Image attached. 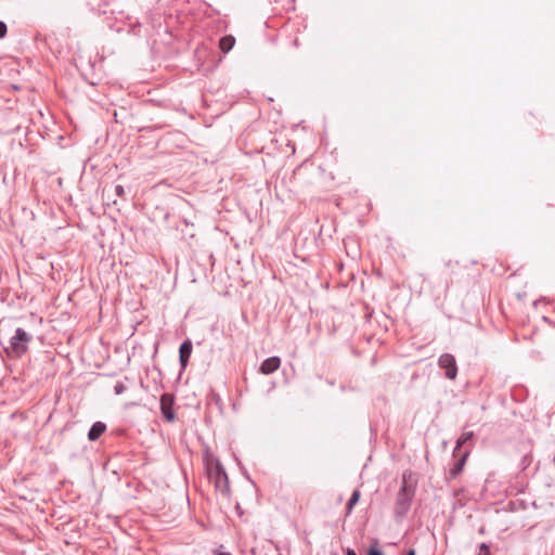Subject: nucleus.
I'll list each match as a JSON object with an SVG mask.
<instances>
[{
    "mask_svg": "<svg viewBox=\"0 0 555 555\" xmlns=\"http://www.w3.org/2000/svg\"><path fill=\"white\" fill-rule=\"evenodd\" d=\"M410 477L411 474L408 473H404L402 476V485L395 504V514L398 517L405 516L414 496V486L410 482Z\"/></svg>",
    "mask_w": 555,
    "mask_h": 555,
    "instance_id": "nucleus-1",
    "label": "nucleus"
},
{
    "mask_svg": "<svg viewBox=\"0 0 555 555\" xmlns=\"http://www.w3.org/2000/svg\"><path fill=\"white\" fill-rule=\"evenodd\" d=\"M206 470L208 478L214 482L217 491L225 494L229 492V480L228 476L217 459H206Z\"/></svg>",
    "mask_w": 555,
    "mask_h": 555,
    "instance_id": "nucleus-2",
    "label": "nucleus"
},
{
    "mask_svg": "<svg viewBox=\"0 0 555 555\" xmlns=\"http://www.w3.org/2000/svg\"><path fill=\"white\" fill-rule=\"evenodd\" d=\"M30 340V334L23 328H17L15 334L10 338L9 346L5 347V350L11 357H21L27 351Z\"/></svg>",
    "mask_w": 555,
    "mask_h": 555,
    "instance_id": "nucleus-3",
    "label": "nucleus"
},
{
    "mask_svg": "<svg viewBox=\"0 0 555 555\" xmlns=\"http://www.w3.org/2000/svg\"><path fill=\"white\" fill-rule=\"evenodd\" d=\"M438 365L446 371V377L453 380L457 375V365L455 358L450 353H443L439 357Z\"/></svg>",
    "mask_w": 555,
    "mask_h": 555,
    "instance_id": "nucleus-4",
    "label": "nucleus"
},
{
    "mask_svg": "<svg viewBox=\"0 0 555 555\" xmlns=\"http://www.w3.org/2000/svg\"><path fill=\"white\" fill-rule=\"evenodd\" d=\"M173 397L169 393H164L160 397V410L165 418H167L169 422H172L175 420V413H173Z\"/></svg>",
    "mask_w": 555,
    "mask_h": 555,
    "instance_id": "nucleus-5",
    "label": "nucleus"
},
{
    "mask_svg": "<svg viewBox=\"0 0 555 555\" xmlns=\"http://www.w3.org/2000/svg\"><path fill=\"white\" fill-rule=\"evenodd\" d=\"M281 365V359L279 357H271L266 359L260 365V372L263 375H269L279 370Z\"/></svg>",
    "mask_w": 555,
    "mask_h": 555,
    "instance_id": "nucleus-6",
    "label": "nucleus"
},
{
    "mask_svg": "<svg viewBox=\"0 0 555 555\" xmlns=\"http://www.w3.org/2000/svg\"><path fill=\"white\" fill-rule=\"evenodd\" d=\"M179 353L181 367L185 369L192 353V343L190 339H186L185 341L182 343L179 349Z\"/></svg>",
    "mask_w": 555,
    "mask_h": 555,
    "instance_id": "nucleus-7",
    "label": "nucleus"
},
{
    "mask_svg": "<svg viewBox=\"0 0 555 555\" xmlns=\"http://www.w3.org/2000/svg\"><path fill=\"white\" fill-rule=\"evenodd\" d=\"M106 430V425L102 422H95L88 433V438L90 441H95L99 439L103 433Z\"/></svg>",
    "mask_w": 555,
    "mask_h": 555,
    "instance_id": "nucleus-8",
    "label": "nucleus"
},
{
    "mask_svg": "<svg viewBox=\"0 0 555 555\" xmlns=\"http://www.w3.org/2000/svg\"><path fill=\"white\" fill-rule=\"evenodd\" d=\"M235 44V38L231 35L224 36L219 41V48L222 52H229Z\"/></svg>",
    "mask_w": 555,
    "mask_h": 555,
    "instance_id": "nucleus-9",
    "label": "nucleus"
},
{
    "mask_svg": "<svg viewBox=\"0 0 555 555\" xmlns=\"http://www.w3.org/2000/svg\"><path fill=\"white\" fill-rule=\"evenodd\" d=\"M467 456H468V451H465L463 453V455L461 456V459L456 462L454 467L451 469V472H450L451 477H455L462 472Z\"/></svg>",
    "mask_w": 555,
    "mask_h": 555,
    "instance_id": "nucleus-10",
    "label": "nucleus"
},
{
    "mask_svg": "<svg viewBox=\"0 0 555 555\" xmlns=\"http://www.w3.org/2000/svg\"><path fill=\"white\" fill-rule=\"evenodd\" d=\"M473 437H474V433L473 431H466V433L462 434V436L456 441V447H455L454 453L456 452V450L462 448Z\"/></svg>",
    "mask_w": 555,
    "mask_h": 555,
    "instance_id": "nucleus-11",
    "label": "nucleus"
},
{
    "mask_svg": "<svg viewBox=\"0 0 555 555\" xmlns=\"http://www.w3.org/2000/svg\"><path fill=\"white\" fill-rule=\"evenodd\" d=\"M359 498H360L359 490H354L351 498L349 499V513L351 512L352 507L357 504Z\"/></svg>",
    "mask_w": 555,
    "mask_h": 555,
    "instance_id": "nucleus-12",
    "label": "nucleus"
},
{
    "mask_svg": "<svg viewBox=\"0 0 555 555\" xmlns=\"http://www.w3.org/2000/svg\"><path fill=\"white\" fill-rule=\"evenodd\" d=\"M478 555H490V548L489 545L486 543H481L479 545V552Z\"/></svg>",
    "mask_w": 555,
    "mask_h": 555,
    "instance_id": "nucleus-13",
    "label": "nucleus"
},
{
    "mask_svg": "<svg viewBox=\"0 0 555 555\" xmlns=\"http://www.w3.org/2000/svg\"><path fill=\"white\" fill-rule=\"evenodd\" d=\"M126 390V386L122 384V383H117L115 385V392L117 395H120L121 392H124Z\"/></svg>",
    "mask_w": 555,
    "mask_h": 555,
    "instance_id": "nucleus-14",
    "label": "nucleus"
},
{
    "mask_svg": "<svg viewBox=\"0 0 555 555\" xmlns=\"http://www.w3.org/2000/svg\"><path fill=\"white\" fill-rule=\"evenodd\" d=\"M7 25L3 22H0V39L7 35Z\"/></svg>",
    "mask_w": 555,
    "mask_h": 555,
    "instance_id": "nucleus-15",
    "label": "nucleus"
},
{
    "mask_svg": "<svg viewBox=\"0 0 555 555\" xmlns=\"http://www.w3.org/2000/svg\"><path fill=\"white\" fill-rule=\"evenodd\" d=\"M115 193L117 196L122 197L125 195V190L121 185H116Z\"/></svg>",
    "mask_w": 555,
    "mask_h": 555,
    "instance_id": "nucleus-16",
    "label": "nucleus"
},
{
    "mask_svg": "<svg viewBox=\"0 0 555 555\" xmlns=\"http://www.w3.org/2000/svg\"><path fill=\"white\" fill-rule=\"evenodd\" d=\"M367 555H383V553L377 548H370Z\"/></svg>",
    "mask_w": 555,
    "mask_h": 555,
    "instance_id": "nucleus-17",
    "label": "nucleus"
},
{
    "mask_svg": "<svg viewBox=\"0 0 555 555\" xmlns=\"http://www.w3.org/2000/svg\"><path fill=\"white\" fill-rule=\"evenodd\" d=\"M408 555H415V551H414V550H410V551L408 552Z\"/></svg>",
    "mask_w": 555,
    "mask_h": 555,
    "instance_id": "nucleus-18",
    "label": "nucleus"
},
{
    "mask_svg": "<svg viewBox=\"0 0 555 555\" xmlns=\"http://www.w3.org/2000/svg\"><path fill=\"white\" fill-rule=\"evenodd\" d=\"M218 555H231L230 553L221 552Z\"/></svg>",
    "mask_w": 555,
    "mask_h": 555,
    "instance_id": "nucleus-19",
    "label": "nucleus"
},
{
    "mask_svg": "<svg viewBox=\"0 0 555 555\" xmlns=\"http://www.w3.org/2000/svg\"><path fill=\"white\" fill-rule=\"evenodd\" d=\"M349 555H357L352 550L349 548Z\"/></svg>",
    "mask_w": 555,
    "mask_h": 555,
    "instance_id": "nucleus-20",
    "label": "nucleus"
}]
</instances>
